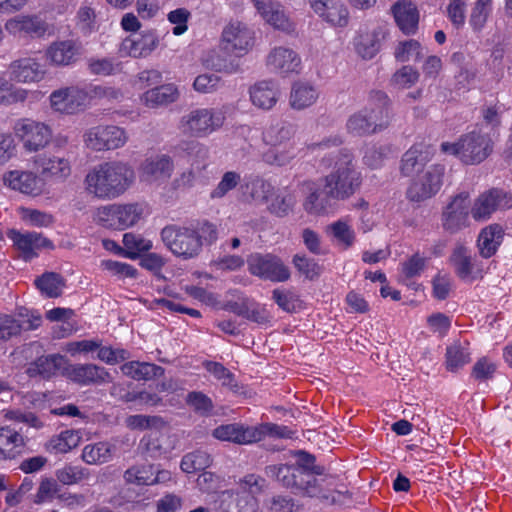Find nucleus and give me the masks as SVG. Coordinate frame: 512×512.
Wrapping results in <instances>:
<instances>
[{
	"instance_id": "nucleus-1",
	"label": "nucleus",
	"mask_w": 512,
	"mask_h": 512,
	"mask_svg": "<svg viewBox=\"0 0 512 512\" xmlns=\"http://www.w3.org/2000/svg\"><path fill=\"white\" fill-rule=\"evenodd\" d=\"M134 171L121 161H110L93 167L86 175V191L98 199H113L122 195L132 184Z\"/></svg>"
},
{
	"instance_id": "nucleus-2",
	"label": "nucleus",
	"mask_w": 512,
	"mask_h": 512,
	"mask_svg": "<svg viewBox=\"0 0 512 512\" xmlns=\"http://www.w3.org/2000/svg\"><path fill=\"white\" fill-rule=\"evenodd\" d=\"M265 486V479L256 474L241 478L236 488L220 492L214 501L217 512H257L259 495Z\"/></svg>"
},
{
	"instance_id": "nucleus-3",
	"label": "nucleus",
	"mask_w": 512,
	"mask_h": 512,
	"mask_svg": "<svg viewBox=\"0 0 512 512\" xmlns=\"http://www.w3.org/2000/svg\"><path fill=\"white\" fill-rule=\"evenodd\" d=\"M361 183V173L355 167L353 155L345 151L340 154L333 170L325 176L324 189L327 197L345 200L360 188Z\"/></svg>"
},
{
	"instance_id": "nucleus-4",
	"label": "nucleus",
	"mask_w": 512,
	"mask_h": 512,
	"mask_svg": "<svg viewBox=\"0 0 512 512\" xmlns=\"http://www.w3.org/2000/svg\"><path fill=\"white\" fill-rule=\"evenodd\" d=\"M441 151L457 156L465 164H478L484 161L492 152V141L486 134L470 132L463 135L458 142H443Z\"/></svg>"
},
{
	"instance_id": "nucleus-5",
	"label": "nucleus",
	"mask_w": 512,
	"mask_h": 512,
	"mask_svg": "<svg viewBox=\"0 0 512 512\" xmlns=\"http://www.w3.org/2000/svg\"><path fill=\"white\" fill-rule=\"evenodd\" d=\"M225 122L224 113L215 108H195L183 115L179 129L183 135L206 137L219 130Z\"/></svg>"
},
{
	"instance_id": "nucleus-6",
	"label": "nucleus",
	"mask_w": 512,
	"mask_h": 512,
	"mask_svg": "<svg viewBox=\"0 0 512 512\" xmlns=\"http://www.w3.org/2000/svg\"><path fill=\"white\" fill-rule=\"evenodd\" d=\"M16 138L26 152L36 153L44 149L52 140V129L45 122L32 118H19L13 125Z\"/></svg>"
},
{
	"instance_id": "nucleus-7",
	"label": "nucleus",
	"mask_w": 512,
	"mask_h": 512,
	"mask_svg": "<svg viewBox=\"0 0 512 512\" xmlns=\"http://www.w3.org/2000/svg\"><path fill=\"white\" fill-rule=\"evenodd\" d=\"M161 238L174 255L184 259L196 257L202 250L200 238L188 227L166 226L161 231Z\"/></svg>"
},
{
	"instance_id": "nucleus-8",
	"label": "nucleus",
	"mask_w": 512,
	"mask_h": 512,
	"mask_svg": "<svg viewBox=\"0 0 512 512\" xmlns=\"http://www.w3.org/2000/svg\"><path fill=\"white\" fill-rule=\"evenodd\" d=\"M128 141L124 128L116 125H97L90 127L83 134L84 145L96 152L115 150Z\"/></svg>"
},
{
	"instance_id": "nucleus-9",
	"label": "nucleus",
	"mask_w": 512,
	"mask_h": 512,
	"mask_svg": "<svg viewBox=\"0 0 512 512\" xmlns=\"http://www.w3.org/2000/svg\"><path fill=\"white\" fill-rule=\"evenodd\" d=\"M267 473L275 477L288 488H295L303 495L316 497L319 495L317 479L311 473H305L302 469L292 465H271L267 467Z\"/></svg>"
},
{
	"instance_id": "nucleus-10",
	"label": "nucleus",
	"mask_w": 512,
	"mask_h": 512,
	"mask_svg": "<svg viewBox=\"0 0 512 512\" xmlns=\"http://www.w3.org/2000/svg\"><path fill=\"white\" fill-rule=\"evenodd\" d=\"M251 195L253 199L265 202L268 210L279 217L288 215L296 203L291 192L287 190L276 191L271 183L264 180L253 182Z\"/></svg>"
},
{
	"instance_id": "nucleus-11",
	"label": "nucleus",
	"mask_w": 512,
	"mask_h": 512,
	"mask_svg": "<svg viewBox=\"0 0 512 512\" xmlns=\"http://www.w3.org/2000/svg\"><path fill=\"white\" fill-rule=\"evenodd\" d=\"M512 208V195L500 188H491L480 193L471 205L470 214L477 222L488 221L498 210Z\"/></svg>"
},
{
	"instance_id": "nucleus-12",
	"label": "nucleus",
	"mask_w": 512,
	"mask_h": 512,
	"mask_svg": "<svg viewBox=\"0 0 512 512\" xmlns=\"http://www.w3.org/2000/svg\"><path fill=\"white\" fill-rule=\"evenodd\" d=\"M248 271L253 276L272 282H284L290 278V270L276 255L252 253L247 258Z\"/></svg>"
},
{
	"instance_id": "nucleus-13",
	"label": "nucleus",
	"mask_w": 512,
	"mask_h": 512,
	"mask_svg": "<svg viewBox=\"0 0 512 512\" xmlns=\"http://www.w3.org/2000/svg\"><path fill=\"white\" fill-rule=\"evenodd\" d=\"M6 235L12 241L13 248L18 251L19 257L26 262L38 257L41 249L54 248L51 240L35 231L9 229Z\"/></svg>"
},
{
	"instance_id": "nucleus-14",
	"label": "nucleus",
	"mask_w": 512,
	"mask_h": 512,
	"mask_svg": "<svg viewBox=\"0 0 512 512\" xmlns=\"http://www.w3.org/2000/svg\"><path fill=\"white\" fill-rule=\"evenodd\" d=\"M444 173L443 165L429 167L424 174L411 183L406 192L407 198L413 202H422L432 198L439 192L443 184Z\"/></svg>"
},
{
	"instance_id": "nucleus-15",
	"label": "nucleus",
	"mask_w": 512,
	"mask_h": 512,
	"mask_svg": "<svg viewBox=\"0 0 512 512\" xmlns=\"http://www.w3.org/2000/svg\"><path fill=\"white\" fill-rule=\"evenodd\" d=\"M50 107L54 112L73 115L88 106L85 87L69 86L54 90L50 96Z\"/></svg>"
},
{
	"instance_id": "nucleus-16",
	"label": "nucleus",
	"mask_w": 512,
	"mask_h": 512,
	"mask_svg": "<svg viewBox=\"0 0 512 512\" xmlns=\"http://www.w3.org/2000/svg\"><path fill=\"white\" fill-rule=\"evenodd\" d=\"M471 209L469 194L461 192L451 198L441 215L444 230L456 233L469 226V213Z\"/></svg>"
},
{
	"instance_id": "nucleus-17",
	"label": "nucleus",
	"mask_w": 512,
	"mask_h": 512,
	"mask_svg": "<svg viewBox=\"0 0 512 512\" xmlns=\"http://www.w3.org/2000/svg\"><path fill=\"white\" fill-rule=\"evenodd\" d=\"M32 163L44 180L64 181L71 174V163L65 155L60 153L44 152L35 155Z\"/></svg>"
},
{
	"instance_id": "nucleus-18",
	"label": "nucleus",
	"mask_w": 512,
	"mask_h": 512,
	"mask_svg": "<svg viewBox=\"0 0 512 512\" xmlns=\"http://www.w3.org/2000/svg\"><path fill=\"white\" fill-rule=\"evenodd\" d=\"M2 181L10 190L33 197L41 195L45 187L41 177L31 170H7L2 176Z\"/></svg>"
},
{
	"instance_id": "nucleus-19",
	"label": "nucleus",
	"mask_w": 512,
	"mask_h": 512,
	"mask_svg": "<svg viewBox=\"0 0 512 512\" xmlns=\"http://www.w3.org/2000/svg\"><path fill=\"white\" fill-rule=\"evenodd\" d=\"M62 375L81 386L102 385L112 380L110 373L104 367L92 363L70 364L67 362Z\"/></svg>"
},
{
	"instance_id": "nucleus-20",
	"label": "nucleus",
	"mask_w": 512,
	"mask_h": 512,
	"mask_svg": "<svg viewBox=\"0 0 512 512\" xmlns=\"http://www.w3.org/2000/svg\"><path fill=\"white\" fill-rule=\"evenodd\" d=\"M266 66L270 71L287 77L301 72L302 60L295 50L285 46H276L267 54Z\"/></svg>"
},
{
	"instance_id": "nucleus-21",
	"label": "nucleus",
	"mask_w": 512,
	"mask_h": 512,
	"mask_svg": "<svg viewBox=\"0 0 512 512\" xmlns=\"http://www.w3.org/2000/svg\"><path fill=\"white\" fill-rule=\"evenodd\" d=\"M253 43L254 36L252 30L241 22H231L223 29V48L234 52L237 56L247 53L252 48Z\"/></svg>"
},
{
	"instance_id": "nucleus-22",
	"label": "nucleus",
	"mask_w": 512,
	"mask_h": 512,
	"mask_svg": "<svg viewBox=\"0 0 512 512\" xmlns=\"http://www.w3.org/2000/svg\"><path fill=\"white\" fill-rule=\"evenodd\" d=\"M262 19L276 30L291 33L295 24L286 15L283 6L273 0H251Z\"/></svg>"
},
{
	"instance_id": "nucleus-23",
	"label": "nucleus",
	"mask_w": 512,
	"mask_h": 512,
	"mask_svg": "<svg viewBox=\"0 0 512 512\" xmlns=\"http://www.w3.org/2000/svg\"><path fill=\"white\" fill-rule=\"evenodd\" d=\"M174 170V163L170 156L157 154L146 158L139 169L140 179L148 183L167 181Z\"/></svg>"
},
{
	"instance_id": "nucleus-24",
	"label": "nucleus",
	"mask_w": 512,
	"mask_h": 512,
	"mask_svg": "<svg viewBox=\"0 0 512 512\" xmlns=\"http://www.w3.org/2000/svg\"><path fill=\"white\" fill-rule=\"evenodd\" d=\"M81 54V43L74 39H66L51 43L46 50V59L54 66H69L75 63Z\"/></svg>"
},
{
	"instance_id": "nucleus-25",
	"label": "nucleus",
	"mask_w": 512,
	"mask_h": 512,
	"mask_svg": "<svg viewBox=\"0 0 512 512\" xmlns=\"http://www.w3.org/2000/svg\"><path fill=\"white\" fill-rule=\"evenodd\" d=\"M5 29L14 36L41 37L48 30V24L38 15H17L5 23Z\"/></svg>"
},
{
	"instance_id": "nucleus-26",
	"label": "nucleus",
	"mask_w": 512,
	"mask_h": 512,
	"mask_svg": "<svg viewBox=\"0 0 512 512\" xmlns=\"http://www.w3.org/2000/svg\"><path fill=\"white\" fill-rule=\"evenodd\" d=\"M8 70L12 81L24 84L40 82L45 75L42 65L32 57L12 61Z\"/></svg>"
},
{
	"instance_id": "nucleus-27",
	"label": "nucleus",
	"mask_w": 512,
	"mask_h": 512,
	"mask_svg": "<svg viewBox=\"0 0 512 512\" xmlns=\"http://www.w3.org/2000/svg\"><path fill=\"white\" fill-rule=\"evenodd\" d=\"M364 109L378 131L387 128L392 119L391 104L388 95L383 91H371Z\"/></svg>"
},
{
	"instance_id": "nucleus-28",
	"label": "nucleus",
	"mask_w": 512,
	"mask_h": 512,
	"mask_svg": "<svg viewBox=\"0 0 512 512\" xmlns=\"http://www.w3.org/2000/svg\"><path fill=\"white\" fill-rule=\"evenodd\" d=\"M449 260L454 268V272L461 280L473 281L480 273L476 259L464 245H456Z\"/></svg>"
},
{
	"instance_id": "nucleus-29",
	"label": "nucleus",
	"mask_w": 512,
	"mask_h": 512,
	"mask_svg": "<svg viewBox=\"0 0 512 512\" xmlns=\"http://www.w3.org/2000/svg\"><path fill=\"white\" fill-rule=\"evenodd\" d=\"M212 435L221 441H228L239 445H249L256 443L255 436L257 433L254 426L242 423H230L218 426L213 430Z\"/></svg>"
},
{
	"instance_id": "nucleus-30",
	"label": "nucleus",
	"mask_w": 512,
	"mask_h": 512,
	"mask_svg": "<svg viewBox=\"0 0 512 512\" xmlns=\"http://www.w3.org/2000/svg\"><path fill=\"white\" fill-rule=\"evenodd\" d=\"M313 11L333 26L345 27L349 22V11L335 0H310Z\"/></svg>"
},
{
	"instance_id": "nucleus-31",
	"label": "nucleus",
	"mask_w": 512,
	"mask_h": 512,
	"mask_svg": "<svg viewBox=\"0 0 512 512\" xmlns=\"http://www.w3.org/2000/svg\"><path fill=\"white\" fill-rule=\"evenodd\" d=\"M395 22L405 35L416 33L419 23V11L409 0H398L391 8Z\"/></svg>"
},
{
	"instance_id": "nucleus-32",
	"label": "nucleus",
	"mask_w": 512,
	"mask_h": 512,
	"mask_svg": "<svg viewBox=\"0 0 512 512\" xmlns=\"http://www.w3.org/2000/svg\"><path fill=\"white\" fill-rule=\"evenodd\" d=\"M252 104L263 110L272 109L278 101L280 91L273 81H259L249 89Z\"/></svg>"
},
{
	"instance_id": "nucleus-33",
	"label": "nucleus",
	"mask_w": 512,
	"mask_h": 512,
	"mask_svg": "<svg viewBox=\"0 0 512 512\" xmlns=\"http://www.w3.org/2000/svg\"><path fill=\"white\" fill-rule=\"evenodd\" d=\"M26 445L25 437L11 426L0 428V459H13Z\"/></svg>"
},
{
	"instance_id": "nucleus-34",
	"label": "nucleus",
	"mask_w": 512,
	"mask_h": 512,
	"mask_svg": "<svg viewBox=\"0 0 512 512\" xmlns=\"http://www.w3.org/2000/svg\"><path fill=\"white\" fill-rule=\"evenodd\" d=\"M66 363L67 359L62 355L42 356L30 364L27 373L30 377L41 376L44 379H49L58 371L62 373Z\"/></svg>"
},
{
	"instance_id": "nucleus-35",
	"label": "nucleus",
	"mask_w": 512,
	"mask_h": 512,
	"mask_svg": "<svg viewBox=\"0 0 512 512\" xmlns=\"http://www.w3.org/2000/svg\"><path fill=\"white\" fill-rule=\"evenodd\" d=\"M158 45L157 35L149 31L136 38H126L122 43V49L130 56L139 58L148 56Z\"/></svg>"
},
{
	"instance_id": "nucleus-36",
	"label": "nucleus",
	"mask_w": 512,
	"mask_h": 512,
	"mask_svg": "<svg viewBox=\"0 0 512 512\" xmlns=\"http://www.w3.org/2000/svg\"><path fill=\"white\" fill-rule=\"evenodd\" d=\"M503 236L504 231L499 224H491L483 228L477 240L480 255L484 258L493 256L502 243Z\"/></svg>"
},
{
	"instance_id": "nucleus-37",
	"label": "nucleus",
	"mask_w": 512,
	"mask_h": 512,
	"mask_svg": "<svg viewBox=\"0 0 512 512\" xmlns=\"http://www.w3.org/2000/svg\"><path fill=\"white\" fill-rule=\"evenodd\" d=\"M178 97L179 92L175 85L164 84L147 90L140 99L146 107L157 108L175 102Z\"/></svg>"
},
{
	"instance_id": "nucleus-38",
	"label": "nucleus",
	"mask_w": 512,
	"mask_h": 512,
	"mask_svg": "<svg viewBox=\"0 0 512 512\" xmlns=\"http://www.w3.org/2000/svg\"><path fill=\"white\" fill-rule=\"evenodd\" d=\"M303 187L306 191L302 203L303 209L310 215H324L328 209L329 197L326 194L323 196L320 188L314 182H305Z\"/></svg>"
},
{
	"instance_id": "nucleus-39",
	"label": "nucleus",
	"mask_w": 512,
	"mask_h": 512,
	"mask_svg": "<svg viewBox=\"0 0 512 512\" xmlns=\"http://www.w3.org/2000/svg\"><path fill=\"white\" fill-rule=\"evenodd\" d=\"M267 150L262 152V160L275 166H285L289 164L297 155V142L267 146Z\"/></svg>"
},
{
	"instance_id": "nucleus-40",
	"label": "nucleus",
	"mask_w": 512,
	"mask_h": 512,
	"mask_svg": "<svg viewBox=\"0 0 512 512\" xmlns=\"http://www.w3.org/2000/svg\"><path fill=\"white\" fill-rule=\"evenodd\" d=\"M262 141L266 146L297 142L296 128L294 125L289 123L271 125L263 131Z\"/></svg>"
},
{
	"instance_id": "nucleus-41",
	"label": "nucleus",
	"mask_w": 512,
	"mask_h": 512,
	"mask_svg": "<svg viewBox=\"0 0 512 512\" xmlns=\"http://www.w3.org/2000/svg\"><path fill=\"white\" fill-rule=\"evenodd\" d=\"M384 33L380 28L362 33L357 38L355 48L363 59H372L380 50Z\"/></svg>"
},
{
	"instance_id": "nucleus-42",
	"label": "nucleus",
	"mask_w": 512,
	"mask_h": 512,
	"mask_svg": "<svg viewBox=\"0 0 512 512\" xmlns=\"http://www.w3.org/2000/svg\"><path fill=\"white\" fill-rule=\"evenodd\" d=\"M318 99L316 88L305 82L293 84L290 92L289 103L293 109L302 110L313 105Z\"/></svg>"
},
{
	"instance_id": "nucleus-43",
	"label": "nucleus",
	"mask_w": 512,
	"mask_h": 512,
	"mask_svg": "<svg viewBox=\"0 0 512 512\" xmlns=\"http://www.w3.org/2000/svg\"><path fill=\"white\" fill-rule=\"evenodd\" d=\"M427 162L428 156L423 151V146L413 145L402 156L400 171L404 176H411L414 173L420 172Z\"/></svg>"
},
{
	"instance_id": "nucleus-44",
	"label": "nucleus",
	"mask_w": 512,
	"mask_h": 512,
	"mask_svg": "<svg viewBox=\"0 0 512 512\" xmlns=\"http://www.w3.org/2000/svg\"><path fill=\"white\" fill-rule=\"evenodd\" d=\"M81 441V436L73 430H65L51 437L45 444V450L52 454L68 453L76 448Z\"/></svg>"
},
{
	"instance_id": "nucleus-45",
	"label": "nucleus",
	"mask_w": 512,
	"mask_h": 512,
	"mask_svg": "<svg viewBox=\"0 0 512 512\" xmlns=\"http://www.w3.org/2000/svg\"><path fill=\"white\" fill-rule=\"evenodd\" d=\"M35 94L34 91L17 87L7 79L0 77V105L2 106L22 104Z\"/></svg>"
},
{
	"instance_id": "nucleus-46",
	"label": "nucleus",
	"mask_w": 512,
	"mask_h": 512,
	"mask_svg": "<svg viewBox=\"0 0 512 512\" xmlns=\"http://www.w3.org/2000/svg\"><path fill=\"white\" fill-rule=\"evenodd\" d=\"M116 447L108 441L88 444L83 448L82 459L87 464H102L112 459Z\"/></svg>"
},
{
	"instance_id": "nucleus-47",
	"label": "nucleus",
	"mask_w": 512,
	"mask_h": 512,
	"mask_svg": "<svg viewBox=\"0 0 512 512\" xmlns=\"http://www.w3.org/2000/svg\"><path fill=\"white\" fill-rule=\"evenodd\" d=\"M122 373L135 380H150L163 374V368L147 362L131 361L120 367Z\"/></svg>"
},
{
	"instance_id": "nucleus-48",
	"label": "nucleus",
	"mask_w": 512,
	"mask_h": 512,
	"mask_svg": "<svg viewBox=\"0 0 512 512\" xmlns=\"http://www.w3.org/2000/svg\"><path fill=\"white\" fill-rule=\"evenodd\" d=\"M203 367L209 372L221 386L228 389L233 393L240 391V386L236 380L235 375L226 368L222 363L215 361H205Z\"/></svg>"
},
{
	"instance_id": "nucleus-49",
	"label": "nucleus",
	"mask_w": 512,
	"mask_h": 512,
	"mask_svg": "<svg viewBox=\"0 0 512 512\" xmlns=\"http://www.w3.org/2000/svg\"><path fill=\"white\" fill-rule=\"evenodd\" d=\"M469 344L467 342H454L446 350V366L449 371L455 372L470 362Z\"/></svg>"
},
{
	"instance_id": "nucleus-50",
	"label": "nucleus",
	"mask_w": 512,
	"mask_h": 512,
	"mask_svg": "<svg viewBox=\"0 0 512 512\" xmlns=\"http://www.w3.org/2000/svg\"><path fill=\"white\" fill-rule=\"evenodd\" d=\"M347 131L355 136H363L378 132L368 115V109H362L349 117L346 124Z\"/></svg>"
},
{
	"instance_id": "nucleus-51",
	"label": "nucleus",
	"mask_w": 512,
	"mask_h": 512,
	"mask_svg": "<svg viewBox=\"0 0 512 512\" xmlns=\"http://www.w3.org/2000/svg\"><path fill=\"white\" fill-rule=\"evenodd\" d=\"M145 207L139 203L117 204L119 230L134 226L143 217Z\"/></svg>"
},
{
	"instance_id": "nucleus-52",
	"label": "nucleus",
	"mask_w": 512,
	"mask_h": 512,
	"mask_svg": "<svg viewBox=\"0 0 512 512\" xmlns=\"http://www.w3.org/2000/svg\"><path fill=\"white\" fill-rule=\"evenodd\" d=\"M493 9V0H475L469 16L473 31L480 32L486 25Z\"/></svg>"
},
{
	"instance_id": "nucleus-53",
	"label": "nucleus",
	"mask_w": 512,
	"mask_h": 512,
	"mask_svg": "<svg viewBox=\"0 0 512 512\" xmlns=\"http://www.w3.org/2000/svg\"><path fill=\"white\" fill-rule=\"evenodd\" d=\"M124 257L136 259L142 252H147L152 248V242L140 234L132 232L123 235Z\"/></svg>"
},
{
	"instance_id": "nucleus-54",
	"label": "nucleus",
	"mask_w": 512,
	"mask_h": 512,
	"mask_svg": "<svg viewBox=\"0 0 512 512\" xmlns=\"http://www.w3.org/2000/svg\"><path fill=\"white\" fill-rule=\"evenodd\" d=\"M154 475L152 464H136L128 468L123 475L126 483L138 486H151Z\"/></svg>"
},
{
	"instance_id": "nucleus-55",
	"label": "nucleus",
	"mask_w": 512,
	"mask_h": 512,
	"mask_svg": "<svg viewBox=\"0 0 512 512\" xmlns=\"http://www.w3.org/2000/svg\"><path fill=\"white\" fill-rule=\"evenodd\" d=\"M422 56L423 47L415 39L399 41L394 49V57L399 62H417Z\"/></svg>"
},
{
	"instance_id": "nucleus-56",
	"label": "nucleus",
	"mask_w": 512,
	"mask_h": 512,
	"mask_svg": "<svg viewBox=\"0 0 512 512\" xmlns=\"http://www.w3.org/2000/svg\"><path fill=\"white\" fill-rule=\"evenodd\" d=\"M35 284L42 294L56 298L62 294L64 279L57 273L46 272L35 280Z\"/></svg>"
},
{
	"instance_id": "nucleus-57",
	"label": "nucleus",
	"mask_w": 512,
	"mask_h": 512,
	"mask_svg": "<svg viewBox=\"0 0 512 512\" xmlns=\"http://www.w3.org/2000/svg\"><path fill=\"white\" fill-rule=\"evenodd\" d=\"M211 463L212 459L207 452L197 450L183 456L180 468L185 473H194L208 468Z\"/></svg>"
},
{
	"instance_id": "nucleus-58",
	"label": "nucleus",
	"mask_w": 512,
	"mask_h": 512,
	"mask_svg": "<svg viewBox=\"0 0 512 512\" xmlns=\"http://www.w3.org/2000/svg\"><path fill=\"white\" fill-rule=\"evenodd\" d=\"M87 67L90 74L97 76H110L121 71L120 62L106 57H91L87 61Z\"/></svg>"
},
{
	"instance_id": "nucleus-59",
	"label": "nucleus",
	"mask_w": 512,
	"mask_h": 512,
	"mask_svg": "<svg viewBox=\"0 0 512 512\" xmlns=\"http://www.w3.org/2000/svg\"><path fill=\"white\" fill-rule=\"evenodd\" d=\"M125 424L128 428L132 430H146V429H156L160 430L165 427L166 422L160 416H150V415H130L125 419Z\"/></svg>"
},
{
	"instance_id": "nucleus-60",
	"label": "nucleus",
	"mask_w": 512,
	"mask_h": 512,
	"mask_svg": "<svg viewBox=\"0 0 512 512\" xmlns=\"http://www.w3.org/2000/svg\"><path fill=\"white\" fill-rule=\"evenodd\" d=\"M87 93L88 105L92 100L105 99L108 102H119L123 98V93L120 89L104 86V85H89L85 87Z\"/></svg>"
},
{
	"instance_id": "nucleus-61",
	"label": "nucleus",
	"mask_w": 512,
	"mask_h": 512,
	"mask_svg": "<svg viewBox=\"0 0 512 512\" xmlns=\"http://www.w3.org/2000/svg\"><path fill=\"white\" fill-rule=\"evenodd\" d=\"M334 238L344 246L351 247L355 242V232L347 219H340L329 226Z\"/></svg>"
},
{
	"instance_id": "nucleus-62",
	"label": "nucleus",
	"mask_w": 512,
	"mask_h": 512,
	"mask_svg": "<svg viewBox=\"0 0 512 512\" xmlns=\"http://www.w3.org/2000/svg\"><path fill=\"white\" fill-rule=\"evenodd\" d=\"M59 491L60 487L57 480L51 477H42L33 496V502L38 505L51 502L58 495Z\"/></svg>"
},
{
	"instance_id": "nucleus-63",
	"label": "nucleus",
	"mask_w": 512,
	"mask_h": 512,
	"mask_svg": "<svg viewBox=\"0 0 512 512\" xmlns=\"http://www.w3.org/2000/svg\"><path fill=\"white\" fill-rule=\"evenodd\" d=\"M419 76V72L414 67L405 65L393 74L391 83L398 89H408L417 83Z\"/></svg>"
},
{
	"instance_id": "nucleus-64",
	"label": "nucleus",
	"mask_w": 512,
	"mask_h": 512,
	"mask_svg": "<svg viewBox=\"0 0 512 512\" xmlns=\"http://www.w3.org/2000/svg\"><path fill=\"white\" fill-rule=\"evenodd\" d=\"M186 403L200 415H209L214 409L212 399L200 391L189 392L186 396Z\"/></svg>"
}]
</instances>
